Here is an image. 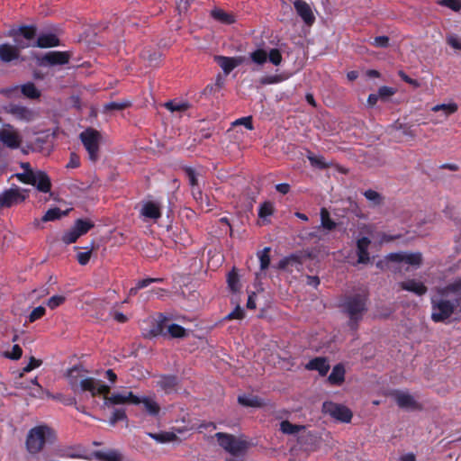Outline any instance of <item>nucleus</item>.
<instances>
[{
  "label": "nucleus",
  "instance_id": "obj_16",
  "mask_svg": "<svg viewBox=\"0 0 461 461\" xmlns=\"http://www.w3.org/2000/svg\"><path fill=\"white\" fill-rule=\"evenodd\" d=\"M25 200V195H23L19 189L17 188H10L5 190L0 194V209L2 208H9L14 204H17Z\"/></svg>",
  "mask_w": 461,
  "mask_h": 461
},
{
  "label": "nucleus",
  "instance_id": "obj_64",
  "mask_svg": "<svg viewBox=\"0 0 461 461\" xmlns=\"http://www.w3.org/2000/svg\"><path fill=\"white\" fill-rule=\"evenodd\" d=\"M244 311L243 309H241L239 305L232 311L230 312L226 317L225 319L226 320H241L244 318Z\"/></svg>",
  "mask_w": 461,
  "mask_h": 461
},
{
  "label": "nucleus",
  "instance_id": "obj_45",
  "mask_svg": "<svg viewBox=\"0 0 461 461\" xmlns=\"http://www.w3.org/2000/svg\"><path fill=\"white\" fill-rule=\"evenodd\" d=\"M126 398L124 393H113L110 397H105L104 404L109 405H118V404H125Z\"/></svg>",
  "mask_w": 461,
  "mask_h": 461
},
{
  "label": "nucleus",
  "instance_id": "obj_12",
  "mask_svg": "<svg viewBox=\"0 0 461 461\" xmlns=\"http://www.w3.org/2000/svg\"><path fill=\"white\" fill-rule=\"evenodd\" d=\"M386 258L389 261L405 263L414 267H419L422 264V255L420 252H395L390 253Z\"/></svg>",
  "mask_w": 461,
  "mask_h": 461
},
{
  "label": "nucleus",
  "instance_id": "obj_37",
  "mask_svg": "<svg viewBox=\"0 0 461 461\" xmlns=\"http://www.w3.org/2000/svg\"><path fill=\"white\" fill-rule=\"evenodd\" d=\"M165 107L170 112H185L190 108V104L187 102L178 101H168L165 104Z\"/></svg>",
  "mask_w": 461,
  "mask_h": 461
},
{
  "label": "nucleus",
  "instance_id": "obj_50",
  "mask_svg": "<svg viewBox=\"0 0 461 461\" xmlns=\"http://www.w3.org/2000/svg\"><path fill=\"white\" fill-rule=\"evenodd\" d=\"M80 235L76 231V230L72 227L68 230H67L62 236V241L66 244L75 243Z\"/></svg>",
  "mask_w": 461,
  "mask_h": 461
},
{
  "label": "nucleus",
  "instance_id": "obj_6",
  "mask_svg": "<svg viewBox=\"0 0 461 461\" xmlns=\"http://www.w3.org/2000/svg\"><path fill=\"white\" fill-rule=\"evenodd\" d=\"M79 372V367L75 366L68 370V383L71 389L77 393L78 391V387L80 388V392H89L92 397H95V391L96 385L99 384V381L93 377H86L82 379L79 384L77 383V378L75 374Z\"/></svg>",
  "mask_w": 461,
  "mask_h": 461
},
{
  "label": "nucleus",
  "instance_id": "obj_53",
  "mask_svg": "<svg viewBox=\"0 0 461 461\" xmlns=\"http://www.w3.org/2000/svg\"><path fill=\"white\" fill-rule=\"evenodd\" d=\"M438 4L446 6L455 12L461 10V0H438Z\"/></svg>",
  "mask_w": 461,
  "mask_h": 461
},
{
  "label": "nucleus",
  "instance_id": "obj_61",
  "mask_svg": "<svg viewBox=\"0 0 461 461\" xmlns=\"http://www.w3.org/2000/svg\"><path fill=\"white\" fill-rule=\"evenodd\" d=\"M389 41L388 36H377L374 38L372 45L376 48H387L389 46Z\"/></svg>",
  "mask_w": 461,
  "mask_h": 461
},
{
  "label": "nucleus",
  "instance_id": "obj_44",
  "mask_svg": "<svg viewBox=\"0 0 461 461\" xmlns=\"http://www.w3.org/2000/svg\"><path fill=\"white\" fill-rule=\"evenodd\" d=\"M238 402L245 407H258L260 406V402L258 397L248 396V395H240L238 397Z\"/></svg>",
  "mask_w": 461,
  "mask_h": 461
},
{
  "label": "nucleus",
  "instance_id": "obj_40",
  "mask_svg": "<svg viewBox=\"0 0 461 461\" xmlns=\"http://www.w3.org/2000/svg\"><path fill=\"white\" fill-rule=\"evenodd\" d=\"M148 435L160 443L171 442L176 438L173 432L149 433Z\"/></svg>",
  "mask_w": 461,
  "mask_h": 461
},
{
  "label": "nucleus",
  "instance_id": "obj_39",
  "mask_svg": "<svg viewBox=\"0 0 461 461\" xmlns=\"http://www.w3.org/2000/svg\"><path fill=\"white\" fill-rule=\"evenodd\" d=\"M363 194L372 203L373 206H379L383 203V196L375 190L368 189L365 191Z\"/></svg>",
  "mask_w": 461,
  "mask_h": 461
},
{
  "label": "nucleus",
  "instance_id": "obj_1",
  "mask_svg": "<svg viewBox=\"0 0 461 461\" xmlns=\"http://www.w3.org/2000/svg\"><path fill=\"white\" fill-rule=\"evenodd\" d=\"M431 307V320L435 322H444L454 313L461 315V276L444 287L436 288Z\"/></svg>",
  "mask_w": 461,
  "mask_h": 461
},
{
  "label": "nucleus",
  "instance_id": "obj_3",
  "mask_svg": "<svg viewBox=\"0 0 461 461\" xmlns=\"http://www.w3.org/2000/svg\"><path fill=\"white\" fill-rule=\"evenodd\" d=\"M55 438L53 430L45 425L32 428L26 438V447L31 454L39 453L44 447L45 443L52 442Z\"/></svg>",
  "mask_w": 461,
  "mask_h": 461
},
{
  "label": "nucleus",
  "instance_id": "obj_57",
  "mask_svg": "<svg viewBox=\"0 0 461 461\" xmlns=\"http://www.w3.org/2000/svg\"><path fill=\"white\" fill-rule=\"evenodd\" d=\"M65 301L66 297L63 295H53L48 300L47 305L50 309H55L63 304Z\"/></svg>",
  "mask_w": 461,
  "mask_h": 461
},
{
  "label": "nucleus",
  "instance_id": "obj_9",
  "mask_svg": "<svg viewBox=\"0 0 461 461\" xmlns=\"http://www.w3.org/2000/svg\"><path fill=\"white\" fill-rule=\"evenodd\" d=\"M19 90L21 93L29 99H38L41 96V91L36 87L33 82H27L22 86H14L0 90V93L7 97H12Z\"/></svg>",
  "mask_w": 461,
  "mask_h": 461
},
{
  "label": "nucleus",
  "instance_id": "obj_33",
  "mask_svg": "<svg viewBox=\"0 0 461 461\" xmlns=\"http://www.w3.org/2000/svg\"><path fill=\"white\" fill-rule=\"evenodd\" d=\"M321 225L323 229L331 231L336 229L337 223L330 218L329 211L322 207L320 212Z\"/></svg>",
  "mask_w": 461,
  "mask_h": 461
},
{
  "label": "nucleus",
  "instance_id": "obj_51",
  "mask_svg": "<svg viewBox=\"0 0 461 461\" xmlns=\"http://www.w3.org/2000/svg\"><path fill=\"white\" fill-rule=\"evenodd\" d=\"M86 251L78 252L77 254V260L81 266H86L89 262L92 255L93 246L90 248H85Z\"/></svg>",
  "mask_w": 461,
  "mask_h": 461
},
{
  "label": "nucleus",
  "instance_id": "obj_4",
  "mask_svg": "<svg viewBox=\"0 0 461 461\" xmlns=\"http://www.w3.org/2000/svg\"><path fill=\"white\" fill-rule=\"evenodd\" d=\"M215 437L219 445L234 456L245 454L249 447L247 440L240 439L231 434L217 432Z\"/></svg>",
  "mask_w": 461,
  "mask_h": 461
},
{
  "label": "nucleus",
  "instance_id": "obj_38",
  "mask_svg": "<svg viewBox=\"0 0 461 461\" xmlns=\"http://www.w3.org/2000/svg\"><path fill=\"white\" fill-rule=\"evenodd\" d=\"M37 29L34 25H23L20 26L17 33L22 35L24 39L31 41L36 36Z\"/></svg>",
  "mask_w": 461,
  "mask_h": 461
},
{
  "label": "nucleus",
  "instance_id": "obj_24",
  "mask_svg": "<svg viewBox=\"0 0 461 461\" xmlns=\"http://www.w3.org/2000/svg\"><path fill=\"white\" fill-rule=\"evenodd\" d=\"M399 286L402 290L413 293L418 296H422L428 292V287L421 281L415 279H408L406 281L399 283Z\"/></svg>",
  "mask_w": 461,
  "mask_h": 461
},
{
  "label": "nucleus",
  "instance_id": "obj_34",
  "mask_svg": "<svg viewBox=\"0 0 461 461\" xmlns=\"http://www.w3.org/2000/svg\"><path fill=\"white\" fill-rule=\"evenodd\" d=\"M95 224L90 220H85V219H77L73 228L76 230V231L80 235L86 234L92 228H94Z\"/></svg>",
  "mask_w": 461,
  "mask_h": 461
},
{
  "label": "nucleus",
  "instance_id": "obj_7",
  "mask_svg": "<svg viewBox=\"0 0 461 461\" xmlns=\"http://www.w3.org/2000/svg\"><path fill=\"white\" fill-rule=\"evenodd\" d=\"M321 410L324 414H328L336 420L343 423H349L353 417V413L349 408L330 401L324 402Z\"/></svg>",
  "mask_w": 461,
  "mask_h": 461
},
{
  "label": "nucleus",
  "instance_id": "obj_13",
  "mask_svg": "<svg viewBox=\"0 0 461 461\" xmlns=\"http://www.w3.org/2000/svg\"><path fill=\"white\" fill-rule=\"evenodd\" d=\"M69 456L71 458L87 460H90L93 457L98 461H123L122 453L117 449H108L107 451L95 450L91 454V457L80 454H73Z\"/></svg>",
  "mask_w": 461,
  "mask_h": 461
},
{
  "label": "nucleus",
  "instance_id": "obj_32",
  "mask_svg": "<svg viewBox=\"0 0 461 461\" xmlns=\"http://www.w3.org/2000/svg\"><path fill=\"white\" fill-rule=\"evenodd\" d=\"M140 403H143L146 411L150 416L155 417L159 414L160 406L153 399H151L149 397H142L140 400Z\"/></svg>",
  "mask_w": 461,
  "mask_h": 461
},
{
  "label": "nucleus",
  "instance_id": "obj_49",
  "mask_svg": "<svg viewBox=\"0 0 461 461\" xmlns=\"http://www.w3.org/2000/svg\"><path fill=\"white\" fill-rule=\"evenodd\" d=\"M446 42L452 49L461 50V37L454 33H449L446 36Z\"/></svg>",
  "mask_w": 461,
  "mask_h": 461
},
{
  "label": "nucleus",
  "instance_id": "obj_58",
  "mask_svg": "<svg viewBox=\"0 0 461 461\" xmlns=\"http://www.w3.org/2000/svg\"><path fill=\"white\" fill-rule=\"evenodd\" d=\"M163 282H164V278H160V277H158V278L148 277V278H145V279H142V280H139L137 282V284H136V286H137V289L140 290L142 288L147 287L150 284H153V283H163Z\"/></svg>",
  "mask_w": 461,
  "mask_h": 461
},
{
  "label": "nucleus",
  "instance_id": "obj_5",
  "mask_svg": "<svg viewBox=\"0 0 461 461\" xmlns=\"http://www.w3.org/2000/svg\"><path fill=\"white\" fill-rule=\"evenodd\" d=\"M79 139L88 153L89 159L96 162L99 158L101 133L94 128H86L79 134Z\"/></svg>",
  "mask_w": 461,
  "mask_h": 461
},
{
  "label": "nucleus",
  "instance_id": "obj_27",
  "mask_svg": "<svg viewBox=\"0 0 461 461\" xmlns=\"http://www.w3.org/2000/svg\"><path fill=\"white\" fill-rule=\"evenodd\" d=\"M33 185L36 186L40 192L48 193L51 189V181L44 171L38 170L36 171L35 184Z\"/></svg>",
  "mask_w": 461,
  "mask_h": 461
},
{
  "label": "nucleus",
  "instance_id": "obj_17",
  "mask_svg": "<svg viewBox=\"0 0 461 461\" xmlns=\"http://www.w3.org/2000/svg\"><path fill=\"white\" fill-rule=\"evenodd\" d=\"M70 55L67 51H50L41 60V65H65L68 63Z\"/></svg>",
  "mask_w": 461,
  "mask_h": 461
},
{
  "label": "nucleus",
  "instance_id": "obj_60",
  "mask_svg": "<svg viewBox=\"0 0 461 461\" xmlns=\"http://www.w3.org/2000/svg\"><path fill=\"white\" fill-rule=\"evenodd\" d=\"M308 159L312 166L318 167L319 168L324 169L328 167V164L325 163L322 157L310 155L308 156Z\"/></svg>",
  "mask_w": 461,
  "mask_h": 461
},
{
  "label": "nucleus",
  "instance_id": "obj_41",
  "mask_svg": "<svg viewBox=\"0 0 461 461\" xmlns=\"http://www.w3.org/2000/svg\"><path fill=\"white\" fill-rule=\"evenodd\" d=\"M270 250L271 249L269 247H266L258 253L261 270L267 269L270 265Z\"/></svg>",
  "mask_w": 461,
  "mask_h": 461
},
{
  "label": "nucleus",
  "instance_id": "obj_42",
  "mask_svg": "<svg viewBox=\"0 0 461 461\" xmlns=\"http://www.w3.org/2000/svg\"><path fill=\"white\" fill-rule=\"evenodd\" d=\"M228 286L232 292H238L240 288V277L238 273L233 269L228 274L227 277Z\"/></svg>",
  "mask_w": 461,
  "mask_h": 461
},
{
  "label": "nucleus",
  "instance_id": "obj_19",
  "mask_svg": "<svg viewBox=\"0 0 461 461\" xmlns=\"http://www.w3.org/2000/svg\"><path fill=\"white\" fill-rule=\"evenodd\" d=\"M370 244L371 240L367 237H362L357 240L356 247L357 255V264L366 265L370 262V255L368 251Z\"/></svg>",
  "mask_w": 461,
  "mask_h": 461
},
{
  "label": "nucleus",
  "instance_id": "obj_11",
  "mask_svg": "<svg viewBox=\"0 0 461 461\" xmlns=\"http://www.w3.org/2000/svg\"><path fill=\"white\" fill-rule=\"evenodd\" d=\"M169 318L163 313H159L150 321L149 329L144 333L145 338L151 339L158 336L166 337L167 326Z\"/></svg>",
  "mask_w": 461,
  "mask_h": 461
},
{
  "label": "nucleus",
  "instance_id": "obj_15",
  "mask_svg": "<svg viewBox=\"0 0 461 461\" xmlns=\"http://www.w3.org/2000/svg\"><path fill=\"white\" fill-rule=\"evenodd\" d=\"M7 128L0 130V141L10 149H18L22 143V138L17 131L10 124Z\"/></svg>",
  "mask_w": 461,
  "mask_h": 461
},
{
  "label": "nucleus",
  "instance_id": "obj_59",
  "mask_svg": "<svg viewBox=\"0 0 461 461\" xmlns=\"http://www.w3.org/2000/svg\"><path fill=\"white\" fill-rule=\"evenodd\" d=\"M395 94V89L390 86H381L378 89V98H381L383 100L387 99L388 97L393 95Z\"/></svg>",
  "mask_w": 461,
  "mask_h": 461
},
{
  "label": "nucleus",
  "instance_id": "obj_8",
  "mask_svg": "<svg viewBox=\"0 0 461 461\" xmlns=\"http://www.w3.org/2000/svg\"><path fill=\"white\" fill-rule=\"evenodd\" d=\"M249 59L258 66L264 65L267 60L275 66H279L283 60L281 51L278 49H271L269 52L264 49H257L249 54Z\"/></svg>",
  "mask_w": 461,
  "mask_h": 461
},
{
  "label": "nucleus",
  "instance_id": "obj_46",
  "mask_svg": "<svg viewBox=\"0 0 461 461\" xmlns=\"http://www.w3.org/2000/svg\"><path fill=\"white\" fill-rule=\"evenodd\" d=\"M62 215H63V212L59 208H58V207L50 208L42 216L41 221L44 222L55 221V220L59 219Z\"/></svg>",
  "mask_w": 461,
  "mask_h": 461
},
{
  "label": "nucleus",
  "instance_id": "obj_10",
  "mask_svg": "<svg viewBox=\"0 0 461 461\" xmlns=\"http://www.w3.org/2000/svg\"><path fill=\"white\" fill-rule=\"evenodd\" d=\"M5 111L15 119L25 122H32L38 117L36 111L17 104H9L5 107Z\"/></svg>",
  "mask_w": 461,
  "mask_h": 461
},
{
  "label": "nucleus",
  "instance_id": "obj_43",
  "mask_svg": "<svg viewBox=\"0 0 461 461\" xmlns=\"http://www.w3.org/2000/svg\"><path fill=\"white\" fill-rule=\"evenodd\" d=\"M457 109L458 106L456 103L437 104L431 108L433 112L443 111L447 116L455 113Z\"/></svg>",
  "mask_w": 461,
  "mask_h": 461
},
{
  "label": "nucleus",
  "instance_id": "obj_55",
  "mask_svg": "<svg viewBox=\"0 0 461 461\" xmlns=\"http://www.w3.org/2000/svg\"><path fill=\"white\" fill-rule=\"evenodd\" d=\"M274 212L273 204L270 202L263 203L258 210V216L260 218H266L267 216L272 215Z\"/></svg>",
  "mask_w": 461,
  "mask_h": 461
},
{
  "label": "nucleus",
  "instance_id": "obj_35",
  "mask_svg": "<svg viewBox=\"0 0 461 461\" xmlns=\"http://www.w3.org/2000/svg\"><path fill=\"white\" fill-rule=\"evenodd\" d=\"M303 429L304 426L293 424L289 420H283L280 423V430L287 435H295Z\"/></svg>",
  "mask_w": 461,
  "mask_h": 461
},
{
  "label": "nucleus",
  "instance_id": "obj_54",
  "mask_svg": "<svg viewBox=\"0 0 461 461\" xmlns=\"http://www.w3.org/2000/svg\"><path fill=\"white\" fill-rule=\"evenodd\" d=\"M231 125L233 127L238 125H243L246 129L252 131L254 129L252 116H245L235 120Z\"/></svg>",
  "mask_w": 461,
  "mask_h": 461
},
{
  "label": "nucleus",
  "instance_id": "obj_63",
  "mask_svg": "<svg viewBox=\"0 0 461 461\" xmlns=\"http://www.w3.org/2000/svg\"><path fill=\"white\" fill-rule=\"evenodd\" d=\"M111 388L109 385L101 384L99 381V384L96 385L95 391V397L97 395H104V397H109L108 394L110 393Z\"/></svg>",
  "mask_w": 461,
  "mask_h": 461
},
{
  "label": "nucleus",
  "instance_id": "obj_14",
  "mask_svg": "<svg viewBox=\"0 0 461 461\" xmlns=\"http://www.w3.org/2000/svg\"><path fill=\"white\" fill-rule=\"evenodd\" d=\"M17 45H19L20 48L25 49L29 47H37V48H51L56 47L59 45V39L58 36L54 33H42L39 35L37 38V41L33 44L30 43H24L23 41H16Z\"/></svg>",
  "mask_w": 461,
  "mask_h": 461
},
{
  "label": "nucleus",
  "instance_id": "obj_21",
  "mask_svg": "<svg viewBox=\"0 0 461 461\" xmlns=\"http://www.w3.org/2000/svg\"><path fill=\"white\" fill-rule=\"evenodd\" d=\"M297 14L307 25H312L315 22V16L310 5L303 0H296L294 3Z\"/></svg>",
  "mask_w": 461,
  "mask_h": 461
},
{
  "label": "nucleus",
  "instance_id": "obj_52",
  "mask_svg": "<svg viewBox=\"0 0 461 461\" xmlns=\"http://www.w3.org/2000/svg\"><path fill=\"white\" fill-rule=\"evenodd\" d=\"M41 364L42 361L41 359H36L34 357H31L29 363L23 368L20 377H23L25 373H29L39 367Z\"/></svg>",
  "mask_w": 461,
  "mask_h": 461
},
{
  "label": "nucleus",
  "instance_id": "obj_56",
  "mask_svg": "<svg viewBox=\"0 0 461 461\" xmlns=\"http://www.w3.org/2000/svg\"><path fill=\"white\" fill-rule=\"evenodd\" d=\"M46 313V309L43 306H38L34 308L32 312L28 316V321L29 322H34L37 320L43 317Z\"/></svg>",
  "mask_w": 461,
  "mask_h": 461
},
{
  "label": "nucleus",
  "instance_id": "obj_29",
  "mask_svg": "<svg viewBox=\"0 0 461 461\" xmlns=\"http://www.w3.org/2000/svg\"><path fill=\"white\" fill-rule=\"evenodd\" d=\"M394 397L400 408L408 409L416 407V401L411 394L407 393L395 392Z\"/></svg>",
  "mask_w": 461,
  "mask_h": 461
},
{
  "label": "nucleus",
  "instance_id": "obj_26",
  "mask_svg": "<svg viewBox=\"0 0 461 461\" xmlns=\"http://www.w3.org/2000/svg\"><path fill=\"white\" fill-rule=\"evenodd\" d=\"M303 266L302 258L297 254H292L288 257H285L282 258L277 266L276 268L279 270H285L288 272H292L293 269L290 267H294L296 270H300V268Z\"/></svg>",
  "mask_w": 461,
  "mask_h": 461
},
{
  "label": "nucleus",
  "instance_id": "obj_30",
  "mask_svg": "<svg viewBox=\"0 0 461 461\" xmlns=\"http://www.w3.org/2000/svg\"><path fill=\"white\" fill-rule=\"evenodd\" d=\"M187 336V330L181 325L176 323H167L166 337H169L171 339H183Z\"/></svg>",
  "mask_w": 461,
  "mask_h": 461
},
{
  "label": "nucleus",
  "instance_id": "obj_47",
  "mask_svg": "<svg viewBox=\"0 0 461 461\" xmlns=\"http://www.w3.org/2000/svg\"><path fill=\"white\" fill-rule=\"evenodd\" d=\"M127 415L125 410L122 408L114 409L113 414L109 420L111 426H114L118 421L127 420Z\"/></svg>",
  "mask_w": 461,
  "mask_h": 461
},
{
  "label": "nucleus",
  "instance_id": "obj_2",
  "mask_svg": "<svg viewBox=\"0 0 461 461\" xmlns=\"http://www.w3.org/2000/svg\"><path fill=\"white\" fill-rule=\"evenodd\" d=\"M367 293H358L345 296L341 308L342 312L348 316V325L350 330H357L359 321L367 312Z\"/></svg>",
  "mask_w": 461,
  "mask_h": 461
},
{
  "label": "nucleus",
  "instance_id": "obj_23",
  "mask_svg": "<svg viewBox=\"0 0 461 461\" xmlns=\"http://www.w3.org/2000/svg\"><path fill=\"white\" fill-rule=\"evenodd\" d=\"M19 49H21L19 45L14 46L9 43L0 44V60L5 63H9L18 59L20 57Z\"/></svg>",
  "mask_w": 461,
  "mask_h": 461
},
{
  "label": "nucleus",
  "instance_id": "obj_25",
  "mask_svg": "<svg viewBox=\"0 0 461 461\" xmlns=\"http://www.w3.org/2000/svg\"><path fill=\"white\" fill-rule=\"evenodd\" d=\"M140 215L144 218L157 221L162 215L161 205L157 202L148 201L143 203Z\"/></svg>",
  "mask_w": 461,
  "mask_h": 461
},
{
  "label": "nucleus",
  "instance_id": "obj_20",
  "mask_svg": "<svg viewBox=\"0 0 461 461\" xmlns=\"http://www.w3.org/2000/svg\"><path fill=\"white\" fill-rule=\"evenodd\" d=\"M214 61L221 68L224 74L229 75L235 68L240 65L242 58L240 57H226L216 55Z\"/></svg>",
  "mask_w": 461,
  "mask_h": 461
},
{
  "label": "nucleus",
  "instance_id": "obj_28",
  "mask_svg": "<svg viewBox=\"0 0 461 461\" xmlns=\"http://www.w3.org/2000/svg\"><path fill=\"white\" fill-rule=\"evenodd\" d=\"M345 368L342 364H337L328 376V382L331 385H340L345 380Z\"/></svg>",
  "mask_w": 461,
  "mask_h": 461
},
{
  "label": "nucleus",
  "instance_id": "obj_48",
  "mask_svg": "<svg viewBox=\"0 0 461 461\" xmlns=\"http://www.w3.org/2000/svg\"><path fill=\"white\" fill-rule=\"evenodd\" d=\"M35 175L36 171H32V169H28L22 174H18V179L23 184L32 185L35 184Z\"/></svg>",
  "mask_w": 461,
  "mask_h": 461
},
{
  "label": "nucleus",
  "instance_id": "obj_36",
  "mask_svg": "<svg viewBox=\"0 0 461 461\" xmlns=\"http://www.w3.org/2000/svg\"><path fill=\"white\" fill-rule=\"evenodd\" d=\"M130 106H131V102L129 100L122 102H109L104 104V112L122 111Z\"/></svg>",
  "mask_w": 461,
  "mask_h": 461
},
{
  "label": "nucleus",
  "instance_id": "obj_22",
  "mask_svg": "<svg viewBox=\"0 0 461 461\" xmlns=\"http://www.w3.org/2000/svg\"><path fill=\"white\" fill-rule=\"evenodd\" d=\"M305 368L310 371H318L321 376H325L330 366L329 361L324 357H316L311 359L306 365Z\"/></svg>",
  "mask_w": 461,
  "mask_h": 461
},
{
  "label": "nucleus",
  "instance_id": "obj_18",
  "mask_svg": "<svg viewBox=\"0 0 461 461\" xmlns=\"http://www.w3.org/2000/svg\"><path fill=\"white\" fill-rule=\"evenodd\" d=\"M178 384V377L175 375H160L156 382V385L167 394L176 391Z\"/></svg>",
  "mask_w": 461,
  "mask_h": 461
},
{
  "label": "nucleus",
  "instance_id": "obj_31",
  "mask_svg": "<svg viewBox=\"0 0 461 461\" xmlns=\"http://www.w3.org/2000/svg\"><path fill=\"white\" fill-rule=\"evenodd\" d=\"M211 15L213 19L224 24H232L235 23L234 16L224 12L222 9L216 8L212 10Z\"/></svg>",
  "mask_w": 461,
  "mask_h": 461
},
{
  "label": "nucleus",
  "instance_id": "obj_62",
  "mask_svg": "<svg viewBox=\"0 0 461 461\" xmlns=\"http://www.w3.org/2000/svg\"><path fill=\"white\" fill-rule=\"evenodd\" d=\"M22 355V348L19 345L15 344L13 346L12 351L5 354V357L13 360H18L21 358Z\"/></svg>",
  "mask_w": 461,
  "mask_h": 461
}]
</instances>
